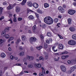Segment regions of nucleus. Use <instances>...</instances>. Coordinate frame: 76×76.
Segmentation results:
<instances>
[{"label":"nucleus","mask_w":76,"mask_h":76,"mask_svg":"<svg viewBox=\"0 0 76 76\" xmlns=\"http://www.w3.org/2000/svg\"><path fill=\"white\" fill-rule=\"evenodd\" d=\"M44 21L48 25H50L53 23V20L50 17H47L44 19Z\"/></svg>","instance_id":"obj_1"},{"label":"nucleus","mask_w":76,"mask_h":76,"mask_svg":"<svg viewBox=\"0 0 76 76\" xmlns=\"http://www.w3.org/2000/svg\"><path fill=\"white\" fill-rule=\"evenodd\" d=\"M68 44L71 45H75L76 44V42L74 40H71L68 42Z\"/></svg>","instance_id":"obj_2"},{"label":"nucleus","mask_w":76,"mask_h":76,"mask_svg":"<svg viewBox=\"0 0 76 76\" xmlns=\"http://www.w3.org/2000/svg\"><path fill=\"white\" fill-rule=\"evenodd\" d=\"M37 41V38L34 37H31L30 38V42L31 44H32L33 42H35Z\"/></svg>","instance_id":"obj_3"},{"label":"nucleus","mask_w":76,"mask_h":76,"mask_svg":"<svg viewBox=\"0 0 76 76\" xmlns=\"http://www.w3.org/2000/svg\"><path fill=\"white\" fill-rule=\"evenodd\" d=\"M68 13L69 14V15H74V14L76 13V11L69 10H68Z\"/></svg>","instance_id":"obj_4"},{"label":"nucleus","mask_w":76,"mask_h":76,"mask_svg":"<svg viewBox=\"0 0 76 76\" xmlns=\"http://www.w3.org/2000/svg\"><path fill=\"white\" fill-rule=\"evenodd\" d=\"M61 69L63 72H65L66 71V67L63 65H62L61 66Z\"/></svg>","instance_id":"obj_5"},{"label":"nucleus","mask_w":76,"mask_h":76,"mask_svg":"<svg viewBox=\"0 0 76 76\" xmlns=\"http://www.w3.org/2000/svg\"><path fill=\"white\" fill-rule=\"evenodd\" d=\"M58 9L59 10V12H60L61 13H64V9L61 6H59L58 7Z\"/></svg>","instance_id":"obj_6"},{"label":"nucleus","mask_w":76,"mask_h":76,"mask_svg":"<svg viewBox=\"0 0 76 76\" xmlns=\"http://www.w3.org/2000/svg\"><path fill=\"white\" fill-rule=\"evenodd\" d=\"M28 60H32L34 59V57L32 56H29L28 55L27 56H26Z\"/></svg>","instance_id":"obj_7"},{"label":"nucleus","mask_w":76,"mask_h":76,"mask_svg":"<svg viewBox=\"0 0 76 76\" xmlns=\"http://www.w3.org/2000/svg\"><path fill=\"white\" fill-rule=\"evenodd\" d=\"M33 6L34 8L37 9L38 7V4L37 3L34 2L33 4Z\"/></svg>","instance_id":"obj_8"},{"label":"nucleus","mask_w":76,"mask_h":76,"mask_svg":"<svg viewBox=\"0 0 76 76\" xmlns=\"http://www.w3.org/2000/svg\"><path fill=\"white\" fill-rule=\"evenodd\" d=\"M21 39L22 41L23 42L25 41L26 40V36L25 35H23L21 36Z\"/></svg>","instance_id":"obj_9"},{"label":"nucleus","mask_w":76,"mask_h":76,"mask_svg":"<svg viewBox=\"0 0 76 76\" xmlns=\"http://www.w3.org/2000/svg\"><path fill=\"white\" fill-rule=\"evenodd\" d=\"M76 69V65L74 66L71 67V70L72 72H74Z\"/></svg>","instance_id":"obj_10"},{"label":"nucleus","mask_w":76,"mask_h":76,"mask_svg":"<svg viewBox=\"0 0 76 76\" xmlns=\"http://www.w3.org/2000/svg\"><path fill=\"white\" fill-rule=\"evenodd\" d=\"M58 47L59 48L61 49V50H63V49L64 48V46H63V45L61 44H59Z\"/></svg>","instance_id":"obj_11"},{"label":"nucleus","mask_w":76,"mask_h":76,"mask_svg":"<svg viewBox=\"0 0 76 76\" xmlns=\"http://www.w3.org/2000/svg\"><path fill=\"white\" fill-rule=\"evenodd\" d=\"M34 66L35 67H36V68H37V67H38L39 68H41V65L39 64H35Z\"/></svg>","instance_id":"obj_12"},{"label":"nucleus","mask_w":76,"mask_h":76,"mask_svg":"<svg viewBox=\"0 0 76 76\" xmlns=\"http://www.w3.org/2000/svg\"><path fill=\"white\" fill-rule=\"evenodd\" d=\"M15 10L16 12L17 13H18V12H19L20 11V8L19 7H16Z\"/></svg>","instance_id":"obj_13"},{"label":"nucleus","mask_w":76,"mask_h":76,"mask_svg":"<svg viewBox=\"0 0 76 76\" xmlns=\"http://www.w3.org/2000/svg\"><path fill=\"white\" fill-rule=\"evenodd\" d=\"M28 18L29 20H32L34 19V16H33L32 15H31L28 17Z\"/></svg>","instance_id":"obj_14"},{"label":"nucleus","mask_w":76,"mask_h":76,"mask_svg":"<svg viewBox=\"0 0 76 76\" xmlns=\"http://www.w3.org/2000/svg\"><path fill=\"white\" fill-rule=\"evenodd\" d=\"M69 57V56L68 55L62 56H61V58L62 60H64V59H66L67 58H68Z\"/></svg>","instance_id":"obj_15"},{"label":"nucleus","mask_w":76,"mask_h":76,"mask_svg":"<svg viewBox=\"0 0 76 76\" xmlns=\"http://www.w3.org/2000/svg\"><path fill=\"white\" fill-rule=\"evenodd\" d=\"M69 30L71 32H75L76 31V29L74 27H70L69 28Z\"/></svg>","instance_id":"obj_16"},{"label":"nucleus","mask_w":76,"mask_h":76,"mask_svg":"<svg viewBox=\"0 0 76 76\" xmlns=\"http://www.w3.org/2000/svg\"><path fill=\"white\" fill-rule=\"evenodd\" d=\"M27 5L29 7L32 6V3L31 2H28L27 3Z\"/></svg>","instance_id":"obj_17"},{"label":"nucleus","mask_w":76,"mask_h":76,"mask_svg":"<svg viewBox=\"0 0 76 76\" xmlns=\"http://www.w3.org/2000/svg\"><path fill=\"white\" fill-rule=\"evenodd\" d=\"M68 23L69 25L72 24V18H69L67 20Z\"/></svg>","instance_id":"obj_18"},{"label":"nucleus","mask_w":76,"mask_h":76,"mask_svg":"<svg viewBox=\"0 0 76 76\" xmlns=\"http://www.w3.org/2000/svg\"><path fill=\"white\" fill-rule=\"evenodd\" d=\"M47 35L48 37H51L52 36V34L50 32H48L47 33Z\"/></svg>","instance_id":"obj_19"},{"label":"nucleus","mask_w":76,"mask_h":76,"mask_svg":"<svg viewBox=\"0 0 76 76\" xmlns=\"http://www.w3.org/2000/svg\"><path fill=\"white\" fill-rule=\"evenodd\" d=\"M13 9V7L12 5H10L8 7H7V9L8 10H10V9Z\"/></svg>","instance_id":"obj_20"},{"label":"nucleus","mask_w":76,"mask_h":76,"mask_svg":"<svg viewBox=\"0 0 76 76\" xmlns=\"http://www.w3.org/2000/svg\"><path fill=\"white\" fill-rule=\"evenodd\" d=\"M26 3V0H23L21 3V5L24 6Z\"/></svg>","instance_id":"obj_21"},{"label":"nucleus","mask_w":76,"mask_h":76,"mask_svg":"<svg viewBox=\"0 0 76 76\" xmlns=\"http://www.w3.org/2000/svg\"><path fill=\"white\" fill-rule=\"evenodd\" d=\"M72 38L73 39L76 40V34H75L72 35Z\"/></svg>","instance_id":"obj_22"},{"label":"nucleus","mask_w":76,"mask_h":76,"mask_svg":"<svg viewBox=\"0 0 76 76\" xmlns=\"http://www.w3.org/2000/svg\"><path fill=\"white\" fill-rule=\"evenodd\" d=\"M10 30V29L9 28V27H7L4 29V31L5 32H8Z\"/></svg>","instance_id":"obj_23"},{"label":"nucleus","mask_w":76,"mask_h":76,"mask_svg":"<svg viewBox=\"0 0 76 76\" xmlns=\"http://www.w3.org/2000/svg\"><path fill=\"white\" fill-rule=\"evenodd\" d=\"M44 6L45 8H47V7H49V4L48 3H45L44 4Z\"/></svg>","instance_id":"obj_24"},{"label":"nucleus","mask_w":76,"mask_h":76,"mask_svg":"<svg viewBox=\"0 0 76 76\" xmlns=\"http://www.w3.org/2000/svg\"><path fill=\"white\" fill-rule=\"evenodd\" d=\"M1 56L2 58H4L6 57V54L4 53H2L1 54Z\"/></svg>","instance_id":"obj_25"},{"label":"nucleus","mask_w":76,"mask_h":76,"mask_svg":"<svg viewBox=\"0 0 76 76\" xmlns=\"http://www.w3.org/2000/svg\"><path fill=\"white\" fill-rule=\"evenodd\" d=\"M4 37L5 38H6L8 39V38H9V37H10V36H9L8 34H5Z\"/></svg>","instance_id":"obj_26"},{"label":"nucleus","mask_w":76,"mask_h":76,"mask_svg":"<svg viewBox=\"0 0 76 76\" xmlns=\"http://www.w3.org/2000/svg\"><path fill=\"white\" fill-rule=\"evenodd\" d=\"M42 48V46H40L39 47H36L37 49L38 50H40Z\"/></svg>","instance_id":"obj_27"},{"label":"nucleus","mask_w":76,"mask_h":76,"mask_svg":"<svg viewBox=\"0 0 76 76\" xmlns=\"http://www.w3.org/2000/svg\"><path fill=\"white\" fill-rule=\"evenodd\" d=\"M24 54H25V53H24V52H20V53H19V55L20 56H23L24 55Z\"/></svg>","instance_id":"obj_28"},{"label":"nucleus","mask_w":76,"mask_h":76,"mask_svg":"<svg viewBox=\"0 0 76 76\" xmlns=\"http://www.w3.org/2000/svg\"><path fill=\"white\" fill-rule=\"evenodd\" d=\"M39 60H42V61H44V59L43 57L41 56L39 58Z\"/></svg>","instance_id":"obj_29"},{"label":"nucleus","mask_w":76,"mask_h":76,"mask_svg":"<svg viewBox=\"0 0 76 76\" xmlns=\"http://www.w3.org/2000/svg\"><path fill=\"white\" fill-rule=\"evenodd\" d=\"M72 72H73L72 71L71 69L69 70L67 72V73H68V74H71Z\"/></svg>","instance_id":"obj_30"},{"label":"nucleus","mask_w":76,"mask_h":76,"mask_svg":"<svg viewBox=\"0 0 76 76\" xmlns=\"http://www.w3.org/2000/svg\"><path fill=\"white\" fill-rule=\"evenodd\" d=\"M36 29V25H34L33 27V32H35Z\"/></svg>","instance_id":"obj_31"},{"label":"nucleus","mask_w":76,"mask_h":76,"mask_svg":"<svg viewBox=\"0 0 76 76\" xmlns=\"http://www.w3.org/2000/svg\"><path fill=\"white\" fill-rule=\"evenodd\" d=\"M28 68H32L33 67V65L32 64H29L28 65Z\"/></svg>","instance_id":"obj_32"},{"label":"nucleus","mask_w":76,"mask_h":76,"mask_svg":"<svg viewBox=\"0 0 76 76\" xmlns=\"http://www.w3.org/2000/svg\"><path fill=\"white\" fill-rule=\"evenodd\" d=\"M56 48V46H54L53 47H52V48L53 50V51H55V52H56V51H57V50H55L54 48Z\"/></svg>","instance_id":"obj_33"},{"label":"nucleus","mask_w":76,"mask_h":76,"mask_svg":"<svg viewBox=\"0 0 76 76\" xmlns=\"http://www.w3.org/2000/svg\"><path fill=\"white\" fill-rule=\"evenodd\" d=\"M35 14L37 18V19H39V14H37L36 12H35Z\"/></svg>","instance_id":"obj_34"},{"label":"nucleus","mask_w":76,"mask_h":76,"mask_svg":"<svg viewBox=\"0 0 76 76\" xmlns=\"http://www.w3.org/2000/svg\"><path fill=\"white\" fill-rule=\"evenodd\" d=\"M6 35V33L5 31H3L2 32V35L3 37L4 36V35Z\"/></svg>","instance_id":"obj_35"},{"label":"nucleus","mask_w":76,"mask_h":76,"mask_svg":"<svg viewBox=\"0 0 76 76\" xmlns=\"http://www.w3.org/2000/svg\"><path fill=\"white\" fill-rule=\"evenodd\" d=\"M21 41V40H20V39H19L17 40V42H16V44H18V43H19V42H20Z\"/></svg>","instance_id":"obj_36"},{"label":"nucleus","mask_w":76,"mask_h":76,"mask_svg":"<svg viewBox=\"0 0 76 76\" xmlns=\"http://www.w3.org/2000/svg\"><path fill=\"white\" fill-rule=\"evenodd\" d=\"M76 58H75L73 59L72 60V62L73 63H76Z\"/></svg>","instance_id":"obj_37"},{"label":"nucleus","mask_w":76,"mask_h":76,"mask_svg":"<svg viewBox=\"0 0 76 76\" xmlns=\"http://www.w3.org/2000/svg\"><path fill=\"white\" fill-rule=\"evenodd\" d=\"M3 42H4V41L2 39H0V44H2Z\"/></svg>","instance_id":"obj_38"},{"label":"nucleus","mask_w":76,"mask_h":76,"mask_svg":"<svg viewBox=\"0 0 76 76\" xmlns=\"http://www.w3.org/2000/svg\"><path fill=\"white\" fill-rule=\"evenodd\" d=\"M37 12H38L39 13H41V14L42 13V11L41 10H37Z\"/></svg>","instance_id":"obj_39"},{"label":"nucleus","mask_w":76,"mask_h":76,"mask_svg":"<svg viewBox=\"0 0 76 76\" xmlns=\"http://www.w3.org/2000/svg\"><path fill=\"white\" fill-rule=\"evenodd\" d=\"M10 58L11 60H13L14 58H15V57L11 55L10 56Z\"/></svg>","instance_id":"obj_40"},{"label":"nucleus","mask_w":76,"mask_h":76,"mask_svg":"<svg viewBox=\"0 0 76 76\" xmlns=\"http://www.w3.org/2000/svg\"><path fill=\"white\" fill-rule=\"evenodd\" d=\"M13 39V37H10V39L8 40V41H12Z\"/></svg>","instance_id":"obj_41"},{"label":"nucleus","mask_w":76,"mask_h":76,"mask_svg":"<svg viewBox=\"0 0 76 76\" xmlns=\"http://www.w3.org/2000/svg\"><path fill=\"white\" fill-rule=\"evenodd\" d=\"M44 47L45 48H47V44L45 43L44 44Z\"/></svg>","instance_id":"obj_42"},{"label":"nucleus","mask_w":76,"mask_h":76,"mask_svg":"<svg viewBox=\"0 0 76 76\" xmlns=\"http://www.w3.org/2000/svg\"><path fill=\"white\" fill-rule=\"evenodd\" d=\"M58 21V19L56 18L54 19V22L56 23V22H57Z\"/></svg>","instance_id":"obj_43"},{"label":"nucleus","mask_w":76,"mask_h":76,"mask_svg":"<svg viewBox=\"0 0 76 76\" xmlns=\"http://www.w3.org/2000/svg\"><path fill=\"white\" fill-rule=\"evenodd\" d=\"M16 21H17L16 18H14L13 19V22H16Z\"/></svg>","instance_id":"obj_44"},{"label":"nucleus","mask_w":76,"mask_h":76,"mask_svg":"<svg viewBox=\"0 0 76 76\" xmlns=\"http://www.w3.org/2000/svg\"><path fill=\"white\" fill-rule=\"evenodd\" d=\"M48 58V55H46L45 58V60H47Z\"/></svg>","instance_id":"obj_45"},{"label":"nucleus","mask_w":76,"mask_h":76,"mask_svg":"<svg viewBox=\"0 0 76 76\" xmlns=\"http://www.w3.org/2000/svg\"><path fill=\"white\" fill-rule=\"evenodd\" d=\"M68 52L66 51H64V52L62 53V54H68Z\"/></svg>","instance_id":"obj_46"},{"label":"nucleus","mask_w":76,"mask_h":76,"mask_svg":"<svg viewBox=\"0 0 76 76\" xmlns=\"http://www.w3.org/2000/svg\"><path fill=\"white\" fill-rule=\"evenodd\" d=\"M58 35L60 39H63V37H62L61 35H59V34H58Z\"/></svg>","instance_id":"obj_47"},{"label":"nucleus","mask_w":76,"mask_h":76,"mask_svg":"<svg viewBox=\"0 0 76 76\" xmlns=\"http://www.w3.org/2000/svg\"><path fill=\"white\" fill-rule=\"evenodd\" d=\"M15 65L16 66H22V64L19 63H17Z\"/></svg>","instance_id":"obj_48"},{"label":"nucleus","mask_w":76,"mask_h":76,"mask_svg":"<svg viewBox=\"0 0 76 76\" xmlns=\"http://www.w3.org/2000/svg\"><path fill=\"white\" fill-rule=\"evenodd\" d=\"M22 20V18H18V21H20Z\"/></svg>","instance_id":"obj_49"},{"label":"nucleus","mask_w":76,"mask_h":76,"mask_svg":"<svg viewBox=\"0 0 76 76\" xmlns=\"http://www.w3.org/2000/svg\"><path fill=\"white\" fill-rule=\"evenodd\" d=\"M40 38L42 39H43L44 38V36L42 34L40 35Z\"/></svg>","instance_id":"obj_50"},{"label":"nucleus","mask_w":76,"mask_h":76,"mask_svg":"<svg viewBox=\"0 0 76 76\" xmlns=\"http://www.w3.org/2000/svg\"><path fill=\"white\" fill-rule=\"evenodd\" d=\"M60 23H58L57 24L56 26H58V27H57L58 28H60Z\"/></svg>","instance_id":"obj_51"},{"label":"nucleus","mask_w":76,"mask_h":76,"mask_svg":"<svg viewBox=\"0 0 76 76\" xmlns=\"http://www.w3.org/2000/svg\"><path fill=\"white\" fill-rule=\"evenodd\" d=\"M26 60H27V58H24L23 59V61H26Z\"/></svg>","instance_id":"obj_52"},{"label":"nucleus","mask_w":76,"mask_h":76,"mask_svg":"<svg viewBox=\"0 0 76 76\" xmlns=\"http://www.w3.org/2000/svg\"><path fill=\"white\" fill-rule=\"evenodd\" d=\"M9 21H10V22H11L10 23H12H12H13V21H12V19L10 18V20H8Z\"/></svg>","instance_id":"obj_53"},{"label":"nucleus","mask_w":76,"mask_h":76,"mask_svg":"<svg viewBox=\"0 0 76 76\" xmlns=\"http://www.w3.org/2000/svg\"><path fill=\"white\" fill-rule=\"evenodd\" d=\"M39 76H44V75H43V73L42 72H40L39 74Z\"/></svg>","instance_id":"obj_54"},{"label":"nucleus","mask_w":76,"mask_h":76,"mask_svg":"<svg viewBox=\"0 0 76 76\" xmlns=\"http://www.w3.org/2000/svg\"><path fill=\"white\" fill-rule=\"evenodd\" d=\"M54 61H58V59H56V58H55L54 59Z\"/></svg>","instance_id":"obj_55"},{"label":"nucleus","mask_w":76,"mask_h":76,"mask_svg":"<svg viewBox=\"0 0 76 76\" xmlns=\"http://www.w3.org/2000/svg\"><path fill=\"white\" fill-rule=\"evenodd\" d=\"M46 42L47 44H50V41H49L48 40H46Z\"/></svg>","instance_id":"obj_56"},{"label":"nucleus","mask_w":76,"mask_h":76,"mask_svg":"<svg viewBox=\"0 0 76 76\" xmlns=\"http://www.w3.org/2000/svg\"><path fill=\"white\" fill-rule=\"evenodd\" d=\"M19 50H23V48H22V47H20L19 48Z\"/></svg>","instance_id":"obj_57"},{"label":"nucleus","mask_w":76,"mask_h":76,"mask_svg":"<svg viewBox=\"0 0 76 76\" xmlns=\"http://www.w3.org/2000/svg\"><path fill=\"white\" fill-rule=\"evenodd\" d=\"M4 19V17L2 16L0 18V20H1L2 19Z\"/></svg>","instance_id":"obj_58"},{"label":"nucleus","mask_w":76,"mask_h":76,"mask_svg":"<svg viewBox=\"0 0 76 76\" xmlns=\"http://www.w3.org/2000/svg\"><path fill=\"white\" fill-rule=\"evenodd\" d=\"M7 4V2H4L3 3V5H6Z\"/></svg>","instance_id":"obj_59"},{"label":"nucleus","mask_w":76,"mask_h":76,"mask_svg":"<svg viewBox=\"0 0 76 76\" xmlns=\"http://www.w3.org/2000/svg\"><path fill=\"white\" fill-rule=\"evenodd\" d=\"M68 64H70L71 63V61L70 60H68L67 61Z\"/></svg>","instance_id":"obj_60"},{"label":"nucleus","mask_w":76,"mask_h":76,"mask_svg":"<svg viewBox=\"0 0 76 76\" xmlns=\"http://www.w3.org/2000/svg\"><path fill=\"white\" fill-rule=\"evenodd\" d=\"M7 69H8V67H6L4 68V70H7Z\"/></svg>","instance_id":"obj_61"},{"label":"nucleus","mask_w":76,"mask_h":76,"mask_svg":"<svg viewBox=\"0 0 76 76\" xmlns=\"http://www.w3.org/2000/svg\"><path fill=\"white\" fill-rule=\"evenodd\" d=\"M2 75V71H0V76H1Z\"/></svg>","instance_id":"obj_62"},{"label":"nucleus","mask_w":76,"mask_h":76,"mask_svg":"<svg viewBox=\"0 0 76 76\" xmlns=\"http://www.w3.org/2000/svg\"><path fill=\"white\" fill-rule=\"evenodd\" d=\"M63 8H66V5H63Z\"/></svg>","instance_id":"obj_63"},{"label":"nucleus","mask_w":76,"mask_h":76,"mask_svg":"<svg viewBox=\"0 0 76 76\" xmlns=\"http://www.w3.org/2000/svg\"><path fill=\"white\" fill-rule=\"evenodd\" d=\"M72 4H73L75 6H76V2L73 3Z\"/></svg>","instance_id":"obj_64"}]
</instances>
